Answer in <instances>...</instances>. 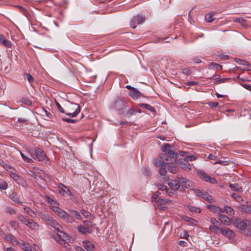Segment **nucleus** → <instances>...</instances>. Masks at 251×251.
<instances>
[{
    "mask_svg": "<svg viewBox=\"0 0 251 251\" xmlns=\"http://www.w3.org/2000/svg\"><path fill=\"white\" fill-rule=\"evenodd\" d=\"M193 182L189 179L182 177H176L174 180L168 183V185L173 190H184L185 188H189L193 186Z\"/></svg>",
    "mask_w": 251,
    "mask_h": 251,
    "instance_id": "1",
    "label": "nucleus"
},
{
    "mask_svg": "<svg viewBox=\"0 0 251 251\" xmlns=\"http://www.w3.org/2000/svg\"><path fill=\"white\" fill-rule=\"evenodd\" d=\"M161 149L163 153L158 158L159 159L165 160L166 163L168 164L176 160L178 154L172 150V147L171 145L164 144L162 146Z\"/></svg>",
    "mask_w": 251,
    "mask_h": 251,
    "instance_id": "2",
    "label": "nucleus"
},
{
    "mask_svg": "<svg viewBox=\"0 0 251 251\" xmlns=\"http://www.w3.org/2000/svg\"><path fill=\"white\" fill-rule=\"evenodd\" d=\"M53 228H54V232L56 234L57 236L53 235L52 237L57 240L59 244L67 247V245H68L67 241L69 240L68 235L64 231L60 230L59 229V226H56Z\"/></svg>",
    "mask_w": 251,
    "mask_h": 251,
    "instance_id": "3",
    "label": "nucleus"
},
{
    "mask_svg": "<svg viewBox=\"0 0 251 251\" xmlns=\"http://www.w3.org/2000/svg\"><path fill=\"white\" fill-rule=\"evenodd\" d=\"M65 114L72 117H76L80 111L79 105L75 103L68 102L65 104Z\"/></svg>",
    "mask_w": 251,
    "mask_h": 251,
    "instance_id": "4",
    "label": "nucleus"
},
{
    "mask_svg": "<svg viewBox=\"0 0 251 251\" xmlns=\"http://www.w3.org/2000/svg\"><path fill=\"white\" fill-rule=\"evenodd\" d=\"M29 153L32 158L35 160L39 161H45V163L49 162V158L47 157L46 153L40 148L31 150Z\"/></svg>",
    "mask_w": 251,
    "mask_h": 251,
    "instance_id": "5",
    "label": "nucleus"
},
{
    "mask_svg": "<svg viewBox=\"0 0 251 251\" xmlns=\"http://www.w3.org/2000/svg\"><path fill=\"white\" fill-rule=\"evenodd\" d=\"M233 225L241 231L248 230L249 233L251 230V221L250 220H242L241 219L236 218L233 221Z\"/></svg>",
    "mask_w": 251,
    "mask_h": 251,
    "instance_id": "6",
    "label": "nucleus"
},
{
    "mask_svg": "<svg viewBox=\"0 0 251 251\" xmlns=\"http://www.w3.org/2000/svg\"><path fill=\"white\" fill-rule=\"evenodd\" d=\"M38 215L47 224L52 227L60 226L59 225L48 213L39 211L38 212Z\"/></svg>",
    "mask_w": 251,
    "mask_h": 251,
    "instance_id": "7",
    "label": "nucleus"
},
{
    "mask_svg": "<svg viewBox=\"0 0 251 251\" xmlns=\"http://www.w3.org/2000/svg\"><path fill=\"white\" fill-rule=\"evenodd\" d=\"M124 100L120 98H117L114 102L112 104L111 107L118 111L119 114H123L126 108Z\"/></svg>",
    "mask_w": 251,
    "mask_h": 251,
    "instance_id": "8",
    "label": "nucleus"
},
{
    "mask_svg": "<svg viewBox=\"0 0 251 251\" xmlns=\"http://www.w3.org/2000/svg\"><path fill=\"white\" fill-rule=\"evenodd\" d=\"M153 163L156 167L160 168L159 173L160 175L165 176L167 174V170L166 169L167 165L165 160L156 158L153 160Z\"/></svg>",
    "mask_w": 251,
    "mask_h": 251,
    "instance_id": "9",
    "label": "nucleus"
},
{
    "mask_svg": "<svg viewBox=\"0 0 251 251\" xmlns=\"http://www.w3.org/2000/svg\"><path fill=\"white\" fill-rule=\"evenodd\" d=\"M146 19V18L143 15L138 14L136 16H135L131 20L130 26L133 28H135L136 27V25L142 24L145 22Z\"/></svg>",
    "mask_w": 251,
    "mask_h": 251,
    "instance_id": "10",
    "label": "nucleus"
},
{
    "mask_svg": "<svg viewBox=\"0 0 251 251\" xmlns=\"http://www.w3.org/2000/svg\"><path fill=\"white\" fill-rule=\"evenodd\" d=\"M59 191L61 195L63 196H73L74 195L71 192L68 187L65 186L62 183H60L58 185Z\"/></svg>",
    "mask_w": 251,
    "mask_h": 251,
    "instance_id": "11",
    "label": "nucleus"
},
{
    "mask_svg": "<svg viewBox=\"0 0 251 251\" xmlns=\"http://www.w3.org/2000/svg\"><path fill=\"white\" fill-rule=\"evenodd\" d=\"M177 163L179 167L185 171H188L191 169V164L184 159H179Z\"/></svg>",
    "mask_w": 251,
    "mask_h": 251,
    "instance_id": "12",
    "label": "nucleus"
},
{
    "mask_svg": "<svg viewBox=\"0 0 251 251\" xmlns=\"http://www.w3.org/2000/svg\"><path fill=\"white\" fill-rule=\"evenodd\" d=\"M220 231L221 233L228 238L229 239L234 237L235 236L234 233L231 229L226 227L222 228L221 230H220Z\"/></svg>",
    "mask_w": 251,
    "mask_h": 251,
    "instance_id": "13",
    "label": "nucleus"
},
{
    "mask_svg": "<svg viewBox=\"0 0 251 251\" xmlns=\"http://www.w3.org/2000/svg\"><path fill=\"white\" fill-rule=\"evenodd\" d=\"M239 210L247 214H251V204H241L238 206Z\"/></svg>",
    "mask_w": 251,
    "mask_h": 251,
    "instance_id": "14",
    "label": "nucleus"
},
{
    "mask_svg": "<svg viewBox=\"0 0 251 251\" xmlns=\"http://www.w3.org/2000/svg\"><path fill=\"white\" fill-rule=\"evenodd\" d=\"M176 162L173 161V162H170V163H166L167 167L168 168V171L172 174H176L177 173L178 169L176 165Z\"/></svg>",
    "mask_w": 251,
    "mask_h": 251,
    "instance_id": "15",
    "label": "nucleus"
},
{
    "mask_svg": "<svg viewBox=\"0 0 251 251\" xmlns=\"http://www.w3.org/2000/svg\"><path fill=\"white\" fill-rule=\"evenodd\" d=\"M199 173L201 177L204 179L205 181L210 182L211 183H213L214 182L216 181L214 178H212L204 172L201 171Z\"/></svg>",
    "mask_w": 251,
    "mask_h": 251,
    "instance_id": "16",
    "label": "nucleus"
},
{
    "mask_svg": "<svg viewBox=\"0 0 251 251\" xmlns=\"http://www.w3.org/2000/svg\"><path fill=\"white\" fill-rule=\"evenodd\" d=\"M53 211L55 212V213L61 218H62L63 220L65 219L66 216L68 215V213H67L64 210L60 209L58 207H56L53 209Z\"/></svg>",
    "mask_w": 251,
    "mask_h": 251,
    "instance_id": "17",
    "label": "nucleus"
},
{
    "mask_svg": "<svg viewBox=\"0 0 251 251\" xmlns=\"http://www.w3.org/2000/svg\"><path fill=\"white\" fill-rule=\"evenodd\" d=\"M129 95L134 100L138 99L140 97L143 96L142 94L135 88L133 89V90L129 92Z\"/></svg>",
    "mask_w": 251,
    "mask_h": 251,
    "instance_id": "18",
    "label": "nucleus"
},
{
    "mask_svg": "<svg viewBox=\"0 0 251 251\" xmlns=\"http://www.w3.org/2000/svg\"><path fill=\"white\" fill-rule=\"evenodd\" d=\"M84 249L87 251H95V246L91 243V242L88 241H83Z\"/></svg>",
    "mask_w": 251,
    "mask_h": 251,
    "instance_id": "19",
    "label": "nucleus"
},
{
    "mask_svg": "<svg viewBox=\"0 0 251 251\" xmlns=\"http://www.w3.org/2000/svg\"><path fill=\"white\" fill-rule=\"evenodd\" d=\"M207 207L212 212L215 213L220 214L223 213L224 211L219 207L216 206L214 205H208Z\"/></svg>",
    "mask_w": 251,
    "mask_h": 251,
    "instance_id": "20",
    "label": "nucleus"
},
{
    "mask_svg": "<svg viewBox=\"0 0 251 251\" xmlns=\"http://www.w3.org/2000/svg\"><path fill=\"white\" fill-rule=\"evenodd\" d=\"M218 219L221 222L225 225H228L230 223L229 218L227 216L221 214V213L219 214Z\"/></svg>",
    "mask_w": 251,
    "mask_h": 251,
    "instance_id": "21",
    "label": "nucleus"
},
{
    "mask_svg": "<svg viewBox=\"0 0 251 251\" xmlns=\"http://www.w3.org/2000/svg\"><path fill=\"white\" fill-rule=\"evenodd\" d=\"M0 43L7 48H10L12 46L11 42L2 35H0Z\"/></svg>",
    "mask_w": 251,
    "mask_h": 251,
    "instance_id": "22",
    "label": "nucleus"
},
{
    "mask_svg": "<svg viewBox=\"0 0 251 251\" xmlns=\"http://www.w3.org/2000/svg\"><path fill=\"white\" fill-rule=\"evenodd\" d=\"M5 239L10 241L13 245H17L18 244V241L15 237L11 234H7L5 236Z\"/></svg>",
    "mask_w": 251,
    "mask_h": 251,
    "instance_id": "23",
    "label": "nucleus"
},
{
    "mask_svg": "<svg viewBox=\"0 0 251 251\" xmlns=\"http://www.w3.org/2000/svg\"><path fill=\"white\" fill-rule=\"evenodd\" d=\"M9 198L17 203L21 204L22 203V201L19 200L17 193L14 191L9 195Z\"/></svg>",
    "mask_w": 251,
    "mask_h": 251,
    "instance_id": "24",
    "label": "nucleus"
},
{
    "mask_svg": "<svg viewBox=\"0 0 251 251\" xmlns=\"http://www.w3.org/2000/svg\"><path fill=\"white\" fill-rule=\"evenodd\" d=\"M230 188L232 190L236 192H242L243 189L241 186L237 183L230 184L229 185Z\"/></svg>",
    "mask_w": 251,
    "mask_h": 251,
    "instance_id": "25",
    "label": "nucleus"
},
{
    "mask_svg": "<svg viewBox=\"0 0 251 251\" xmlns=\"http://www.w3.org/2000/svg\"><path fill=\"white\" fill-rule=\"evenodd\" d=\"M138 105L143 108L148 110L149 111L154 112L155 111V108L150 104L146 103H140Z\"/></svg>",
    "mask_w": 251,
    "mask_h": 251,
    "instance_id": "26",
    "label": "nucleus"
},
{
    "mask_svg": "<svg viewBox=\"0 0 251 251\" xmlns=\"http://www.w3.org/2000/svg\"><path fill=\"white\" fill-rule=\"evenodd\" d=\"M78 231L83 234H86L90 233L89 229L83 225H80L77 226Z\"/></svg>",
    "mask_w": 251,
    "mask_h": 251,
    "instance_id": "27",
    "label": "nucleus"
},
{
    "mask_svg": "<svg viewBox=\"0 0 251 251\" xmlns=\"http://www.w3.org/2000/svg\"><path fill=\"white\" fill-rule=\"evenodd\" d=\"M24 209L25 212L28 214L31 217L34 218L36 216V214L29 207L25 206L24 208Z\"/></svg>",
    "mask_w": 251,
    "mask_h": 251,
    "instance_id": "28",
    "label": "nucleus"
},
{
    "mask_svg": "<svg viewBox=\"0 0 251 251\" xmlns=\"http://www.w3.org/2000/svg\"><path fill=\"white\" fill-rule=\"evenodd\" d=\"M69 212L71 214L75 217L76 219L78 220H81L82 217L80 214L77 211H75L73 209H69Z\"/></svg>",
    "mask_w": 251,
    "mask_h": 251,
    "instance_id": "29",
    "label": "nucleus"
},
{
    "mask_svg": "<svg viewBox=\"0 0 251 251\" xmlns=\"http://www.w3.org/2000/svg\"><path fill=\"white\" fill-rule=\"evenodd\" d=\"M201 197L209 203H212L215 201L213 199L212 196L208 195L206 193L202 194L201 195Z\"/></svg>",
    "mask_w": 251,
    "mask_h": 251,
    "instance_id": "30",
    "label": "nucleus"
},
{
    "mask_svg": "<svg viewBox=\"0 0 251 251\" xmlns=\"http://www.w3.org/2000/svg\"><path fill=\"white\" fill-rule=\"evenodd\" d=\"M39 227V225L32 219H30V224L29 227L31 229L38 230Z\"/></svg>",
    "mask_w": 251,
    "mask_h": 251,
    "instance_id": "31",
    "label": "nucleus"
},
{
    "mask_svg": "<svg viewBox=\"0 0 251 251\" xmlns=\"http://www.w3.org/2000/svg\"><path fill=\"white\" fill-rule=\"evenodd\" d=\"M209 230L211 232L215 234H218L221 233L220 230H221V228H219L216 226H211L209 227Z\"/></svg>",
    "mask_w": 251,
    "mask_h": 251,
    "instance_id": "32",
    "label": "nucleus"
},
{
    "mask_svg": "<svg viewBox=\"0 0 251 251\" xmlns=\"http://www.w3.org/2000/svg\"><path fill=\"white\" fill-rule=\"evenodd\" d=\"M182 218L184 221L188 222L192 225H196L195 223L197 222V221L194 219L186 216H182Z\"/></svg>",
    "mask_w": 251,
    "mask_h": 251,
    "instance_id": "33",
    "label": "nucleus"
},
{
    "mask_svg": "<svg viewBox=\"0 0 251 251\" xmlns=\"http://www.w3.org/2000/svg\"><path fill=\"white\" fill-rule=\"evenodd\" d=\"M223 211L224 212H226V213L230 216H232L234 214V210L230 206H225Z\"/></svg>",
    "mask_w": 251,
    "mask_h": 251,
    "instance_id": "34",
    "label": "nucleus"
},
{
    "mask_svg": "<svg viewBox=\"0 0 251 251\" xmlns=\"http://www.w3.org/2000/svg\"><path fill=\"white\" fill-rule=\"evenodd\" d=\"M209 69H215L217 70H221L222 69V66L216 63H211L209 66Z\"/></svg>",
    "mask_w": 251,
    "mask_h": 251,
    "instance_id": "35",
    "label": "nucleus"
},
{
    "mask_svg": "<svg viewBox=\"0 0 251 251\" xmlns=\"http://www.w3.org/2000/svg\"><path fill=\"white\" fill-rule=\"evenodd\" d=\"M5 212L10 215L15 214H16V209L10 206H7L5 208Z\"/></svg>",
    "mask_w": 251,
    "mask_h": 251,
    "instance_id": "36",
    "label": "nucleus"
},
{
    "mask_svg": "<svg viewBox=\"0 0 251 251\" xmlns=\"http://www.w3.org/2000/svg\"><path fill=\"white\" fill-rule=\"evenodd\" d=\"M136 114L135 109L133 108H130L128 111L125 114L124 116L126 117H130L131 116Z\"/></svg>",
    "mask_w": 251,
    "mask_h": 251,
    "instance_id": "37",
    "label": "nucleus"
},
{
    "mask_svg": "<svg viewBox=\"0 0 251 251\" xmlns=\"http://www.w3.org/2000/svg\"><path fill=\"white\" fill-rule=\"evenodd\" d=\"M187 208L190 211L192 212L200 213L201 212V209L199 207L189 205L187 206Z\"/></svg>",
    "mask_w": 251,
    "mask_h": 251,
    "instance_id": "38",
    "label": "nucleus"
},
{
    "mask_svg": "<svg viewBox=\"0 0 251 251\" xmlns=\"http://www.w3.org/2000/svg\"><path fill=\"white\" fill-rule=\"evenodd\" d=\"M22 248L25 251H33L32 247L25 243H23Z\"/></svg>",
    "mask_w": 251,
    "mask_h": 251,
    "instance_id": "39",
    "label": "nucleus"
},
{
    "mask_svg": "<svg viewBox=\"0 0 251 251\" xmlns=\"http://www.w3.org/2000/svg\"><path fill=\"white\" fill-rule=\"evenodd\" d=\"M232 197L235 199L236 201L238 202H241L243 201V199L242 197L239 195L237 193H233L231 195Z\"/></svg>",
    "mask_w": 251,
    "mask_h": 251,
    "instance_id": "40",
    "label": "nucleus"
},
{
    "mask_svg": "<svg viewBox=\"0 0 251 251\" xmlns=\"http://www.w3.org/2000/svg\"><path fill=\"white\" fill-rule=\"evenodd\" d=\"M64 221L70 224H73L75 222V220L69 214H68Z\"/></svg>",
    "mask_w": 251,
    "mask_h": 251,
    "instance_id": "41",
    "label": "nucleus"
},
{
    "mask_svg": "<svg viewBox=\"0 0 251 251\" xmlns=\"http://www.w3.org/2000/svg\"><path fill=\"white\" fill-rule=\"evenodd\" d=\"M234 60L235 62H236L238 64H239L240 65H244V66H247L249 65V63L247 61H245L244 60H241V59L236 58L234 59Z\"/></svg>",
    "mask_w": 251,
    "mask_h": 251,
    "instance_id": "42",
    "label": "nucleus"
},
{
    "mask_svg": "<svg viewBox=\"0 0 251 251\" xmlns=\"http://www.w3.org/2000/svg\"><path fill=\"white\" fill-rule=\"evenodd\" d=\"M230 78H224L219 79V80H217L214 82L215 84H219L220 83H225L230 80Z\"/></svg>",
    "mask_w": 251,
    "mask_h": 251,
    "instance_id": "43",
    "label": "nucleus"
},
{
    "mask_svg": "<svg viewBox=\"0 0 251 251\" xmlns=\"http://www.w3.org/2000/svg\"><path fill=\"white\" fill-rule=\"evenodd\" d=\"M156 201L161 204H167L170 203L171 202V201L169 200V199H164L159 198L158 200H156Z\"/></svg>",
    "mask_w": 251,
    "mask_h": 251,
    "instance_id": "44",
    "label": "nucleus"
},
{
    "mask_svg": "<svg viewBox=\"0 0 251 251\" xmlns=\"http://www.w3.org/2000/svg\"><path fill=\"white\" fill-rule=\"evenodd\" d=\"M176 190H173L171 188V190H169V189H167L166 190V191H165L166 193H167L169 196H171V197H173V196H176V192L175 191H176Z\"/></svg>",
    "mask_w": 251,
    "mask_h": 251,
    "instance_id": "45",
    "label": "nucleus"
},
{
    "mask_svg": "<svg viewBox=\"0 0 251 251\" xmlns=\"http://www.w3.org/2000/svg\"><path fill=\"white\" fill-rule=\"evenodd\" d=\"M17 218L18 219L21 221V222H22L23 224H25V222H26L27 221V219L26 218V217L24 216V215H19L17 216Z\"/></svg>",
    "mask_w": 251,
    "mask_h": 251,
    "instance_id": "46",
    "label": "nucleus"
},
{
    "mask_svg": "<svg viewBox=\"0 0 251 251\" xmlns=\"http://www.w3.org/2000/svg\"><path fill=\"white\" fill-rule=\"evenodd\" d=\"M9 225L11 227H13L14 229H17L19 227L18 223L14 221H10L9 222Z\"/></svg>",
    "mask_w": 251,
    "mask_h": 251,
    "instance_id": "47",
    "label": "nucleus"
},
{
    "mask_svg": "<svg viewBox=\"0 0 251 251\" xmlns=\"http://www.w3.org/2000/svg\"><path fill=\"white\" fill-rule=\"evenodd\" d=\"M80 213L83 216L86 218H88L91 215V214L89 211L84 209L81 210L80 211Z\"/></svg>",
    "mask_w": 251,
    "mask_h": 251,
    "instance_id": "48",
    "label": "nucleus"
},
{
    "mask_svg": "<svg viewBox=\"0 0 251 251\" xmlns=\"http://www.w3.org/2000/svg\"><path fill=\"white\" fill-rule=\"evenodd\" d=\"M20 153H21V155L24 161H25L27 162H28V163H31L33 162V160L32 159L26 157V156H25L24 155V154L23 153L21 152Z\"/></svg>",
    "mask_w": 251,
    "mask_h": 251,
    "instance_id": "49",
    "label": "nucleus"
},
{
    "mask_svg": "<svg viewBox=\"0 0 251 251\" xmlns=\"http://www.w3.org/2000/svg\"><path fill=\"white\" fill-rule=\"evenodd\" d=\"M55 104L56 105V106L57 107L58 110L61 112L62 113H65V110L61 106V105L59 104V103L55 101Z\"/></svg>",
    "mask_w": 251,
    "mask_h": 251,
    "instance_id": "50",
    "label": "nucleus"
},
{
    "mask_svg": "<svg viewBox=\"0 0 251 251\" xmlns=\"http://www.w3.org/2000/svg\"><path fill=\"white\" fill-rule=\"evenodd\" d=\"M47 200L48 202L51 205H55L56 204H57V202L55 200H53L52 199L49 197H48L47 198Z\"/></svg>",
    "mask_w": 251,
    "mask_h": 251,
    "instance_id": "51",
    "label": "nucleus"
},
{
    "mask_svg": "<svg viewBox=\"0 0 251 251\" xmlns=\"http://www.w3.org/2000/svg\"><path fill=\"white\" fill-rule=\"evenodd\" d=\"M213 15L211 13L208 14L205 16V20L207 22H211L213 20L212 19Z\"/></svg>",
    "mask_w": 251,
    "mask_h": 251,
    "instance_id": "52",
    "label": "nucleus"
},
{
    "mask_svg": "<svg viewBox=\"0 0 251 251\" xmlns=\"http://www.w3.org/2000/svg\"><path fill=\"white\" fill-rule=\"evenodd\" d=\"M195 159H196V157L194 156L187 155H186L185 158L184 159H185L186 161L189 162V161H191L194 160H195Z\"/></svg>",
    "mask_w": 251,
    "mask_h": 251,
    "instance_id": "53",
    "label": "nucleus"
},
{
    "mask_svg": "<svg viewBox=\"0 0 251 251\" xmlns=\"http://www.w3.org/2000/svg\"><path fill=\"white\" fill-rule=\"evenodd\" d=\"M157 187L159 191L161 190L166 191V190L168 189L167 186L163 184H159Z\"/></svg>",
    "mask_w": 251,
    "mask_h": 251,
    "instance_id": "54",
    "label": "nucleus"
},
{
    "mask_svg": "<svg viewBox=\"0 0 251 251\" xmlns=\"http://www.w3.org/2000/svg\"><path fill=\"white\" fill-rule=\"evenodd\" d=\"M7 187L8 185L5 181H3L1 184H0V189L1 190H6L7 188Z\"/></svg>",
    "mask_w": 251,
    "mask_h": 251,
    "instance_id": "55",
    "label": "nucleus"
},
{
    "mask_svg": "<svg viewBox=\"0 0 251 251\" xmlns=\"http://www.w3.org/2000/svg\"><path fill=\"white\" fill-rule=\"evenodd\" d=\"M11 176L13 178V179H14L16 181H18L20 179H21L20 176L17 175L16 174L13 173L11 175Z\"/></svg>",
    "mask_w": 251,
    "mask_h": 251,
    "instance_id": "56",
    "label": "nucleus"
},
{
    "mask_svg": "<svg viewBox=\"0 0 251 251\" xmlns=\"http://www.w3.org/2000/svg\"><path fill=\"white\" fill-rule=\"evenodd\" d=\"M62 120L64 121H65L69 123H74L77 121V120L72 119H69V118H63Z\"/></svg>",
    "mask_w": 251,
    "mask_h": 251,
    "instance_id": "57",
    "label": "nucleus"
},
{
    "mask_svg": "<svg viewBox=\"0 0 251 251\" xmlns=\"http://www.w3.org/2000/svg\"><path fill=\"white\" fill-rule=\"evenodd\" d=\"M182 73L186 75H190V70L188 68H182L181 69Z\"/></svg>",
    "mask_w": 251,
    "mask_h": 251,
    "instance_id": "58",
    "label": "nucleus"
},
{
    "mask_svg": "<svg viewBox=\"0 0 251 251\" xmlns=\"http://www.w3.org/2000/svg\"><path fill=\"white\" fill-rule=\"evenodd\" d=\"M26 78L30 83L32 82L33 81V78L32 76L29 74H27L26 75Z\"/></svg>",
    "mask_w": 251,
    "mask_h": 251,
    "instance_id": "59",
    "label": "nucleus"
},
{
    "mask_svg": "<svg viewBox=\"0 0 251 251\" xmlns=\"http://www.w3.org/2000/svg\"><path fill=\"white\" fill-rule=\"evenodd\" d=\"M210 222L213 226H215L219 224L218 221H217L215 218H212L210 219Z\"/></svg>",
    "mask_w": 251,
    "mask_h": 251,
    "instance_id": "60",
    "label": "nucleus"
},
{
    "mask_svg": "<svg viewBox=\"0 0 251 251\" xmlns=\"http://www.w3.org/2000/svg\"><path fill=\"white\" fill-rule=\"evenodd\" d=\"M208 105L211 107H216L218 106V103L216 102L210 101L208 102Z\"/></svg>",
    "mask_w": 251,
    "mask_h": 251,
    "instance_id": "61",
    "label": "nucleus"
},
{
    "mask_svg": "<svg viewBox=\"0 0 251 251\" xmlns=\"http://www.w3.org/2000/svg\"><path fill=\"white\" fill-rule=\"evenodd\" d=\"M22 101L25 104H27V105H31V101L28 100L27 99H26V98H23L22 100Z\"/></svg>",
    "mask_w": 251,
    "mask_h": 251,
    "instance_id": "62",
    "label": "nucleus"
},
{
    "mask_svg": "<svg viewBox=\"0 0 251 251\" xmlns=\"http://www.w3.org/2000/svg\"><path fill=\"white\" fill-rule=\"evenodd\" d=\"M195 193L197 195L201 197V195L202 194H204V193L202 192L201 190L200 189H196L195 190Z\"/></svg>",
    "mask_w": 251,
    "mask_h": 251,
    "instance_id": "63",
    "label": "nucleus"
},
{
    "mask_svg": "<svg viewBox=\"0 0 251 251\" xmlns=\"http://www.w3.org/2000/svg\"><path fill=\"white\" fill-rule=\"evenodd\" d=\"M41 177L43 178L44 180H46L48 178V176L47 175H46L44 172L41 171Z\"/></svg>",
    "mask_w": 251,
    "mask_h": 251,
    "instance_id": "64",
    "label": "nucleus"
}]
</instances>
